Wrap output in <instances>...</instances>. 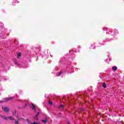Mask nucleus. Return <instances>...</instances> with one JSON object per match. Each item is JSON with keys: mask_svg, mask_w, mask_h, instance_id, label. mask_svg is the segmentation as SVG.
<instances>
[{"mask_svg": "<svg viewBox=\"0 0 124 124\" xmlns=\"http://www.w3.org/2000/svg\"><path fill=\"white\" fill-rule=\"evenodd\" d=\"M103 31H106L107 34H110V33H112L111 35H113V37L115 34H117L119 32L118 30H116V29L113 30L112 32H111V31H108V29L106 28H103Z\"/></svg>", "mask_w": 124, "mask_h": 124, "instance_id": "f257e3e1", "label": "nucleus"}, {"mask_svg": "<svg viewBox=\"0 0 124 124\" xmlns=\"http://www.w3.org/2000/svg\"><path fill=\"white\" fill-rule=\"evenodd\" d=\"M31 108H32V110H33V111H34V112L36 111V108H35V106H34L33 104H31Z\"/></svg>", "mask_w": 124, "mask_h": 124, "instance_id": "f03ea898", "label": "nucleus"}, {"mask_svg": "<svg viewBox=\"0 0 124 124\" xmlns=\"http://www.w3.org/2000/svg\"><path fill=\"white\" fill-rule=\"evenodd\" d=\"M2 109L3 110V111H4V112H9V108H6V107H2Z\"/></svg>", "mask_w": 124, "mask_h": 124, "instance_id": "7ed1b4c3", "label": "nucleus"}, {"mask_svg": "<svg viewBox=\"0 0 124 124\" xmlns=\"http://www.w3.org/2000/svg\"><path fill=\"white\" fill-rule=\"evenodd\" d=\"M62 73H63L62 71H60V72L57 73V76H61Z\"/></svg>", "mask_w": 124, "mask_h": 124, "instance_id": "20e7f679", "label": "nucleus"}, {"mask_svg": "<svg viewBox=\"0 0 124 124\" xmlns=\"http://www.w3.org/2000/svg\"><path fill=\"white\" fill-rule=\"evenodd\" d=\"M39 112H37V115H36V116L34 118V119H35V120H38V116H39Z\"/></svg>", "mask_w": 124, "mask_h": 124, "instance_id": "39448f33", "label": "nucleus"}, {"mask_svg": "<svg viewBox=\"0 0 124 124\" xmlns=\"http://www.w3.org/2000/svg\"><path fill=\"white\" fill-rule=\"evenodd\" d=\"M42 122L44 124H46V123H47V117L46 118V120H42Z\"/></svg>", "mask_w": 124, "mask_h": 124, "instance_id": "423d86ee", "label": "nucleus"}, {"mask_svg": "<svg viewBox=\"0 0 124 124\" xmlns=\"http://www.w3.org/2000/svg\"><path fill=\"white\" fill-rule=\"evenodd\" d=\"M10 99H12V98H6L5 99V101H8V100H10Z\"/></svg>", "mask_w": 124, "mask_h": 124, "instance_id": "0eeeda50", "label": "nucleus"}, {"mask_svg": "<svg viewBox=\"0 0 124 124\" xmlns=\"http://www.w3.org/2000/svg\"><path fill=\"white\" fill-rule=\"evenodd\" d=\"M26 122H27L29 124H33V123H31L29 119H26Z\"/></svg>", "mask_w": 124, "mask_h": 124, "instance_id": "6e6552de", "label": "nucleus"}, {"mask_svg": "<svg viewBox=\"0 0 124 124\" xmlns=\"http://www.w3.org/2000/svg\"><path fill=\"white\" fill-rule=\"evenodd\" d=\"M112 70H114V71L117 70V66H113L112 67Z\"/></svg>", "mask_w": 124, "mask_h": 124, "instance_id": "1a4fd4ad", "label": "nucleus"}, {"mask_svg": "<svg viewBox=\"0 0 124 124\" xmlns=\"http://www.w3.org/2000/svg\"><path fill=\"white\" fill-rule=\"evenodd\" d=\"M103 88H104L105 89H106V83H105V82H104V83H103Z\"/></svg>", "mask_w": 124, "mask_h": 124, "instance_id": "9d476101", "label": "nucleus"}, {"mask_svg": "<svg viewBox=\"0 0 124 124\" xmlns=\"http://www.w3.org/2000/svg\"><path fill=\"white\" fill-rule=\"evenodd\" d=\"M8 118L9 119V120H11L12 121L14 120V118H13V117H12L11 116L9 117Z\"/></svg>", "mask_w": 124, "mask_h": 124, "instance_id": "9b49d317", "label": "nucleus"}, {"mask_svg": "<svg viewBox=\"0 0 124 124\" xmlns=\"http://www.w3.org/2000/svg\"><path fill=\"white\" fill-rule=\"evenodd\" d=\"M20 57H21V53H19L17 54V58H18V59H19L20 58Z\"/></svg>", "mask_w": 124, "mask_h": 124, "instance_id": "f8f14e48", "label": "nucleus"}, {"mask_svg": "<svg viewBox=\"0 0 124 124\" xmlns=\"http://www.w3.org/2000/svg\"><path fill=\"white\" fill-rule=\"evenodd\" d=\"M48 104L49 105H53V102H51V101H48Z\"/></svg>", "mask_w": 124, "mask_h": 124, "instance_id": "ddd939ff", "label": "nucleus"}, {"mask_svg": "<svg viewBox=\"0 0 124 124\" xmlns=\"http://www.w3.org/2000/svg\"><path fill=\"white\" fill-rule=\"evenodd\" d=\"M13 116H15L16 117H17V115H16V111H15L14 113H13Z\"/></svg>", "mask_w": 124, "mask_h": 124, "instance_id": "4468645a", "label": "nucleus"}, {"mask_svg": "<svg viewBox=\"0 0 124 124\" xmlns=\"http://www.w3.org/2000/svg\"><path fill=\"white\" fill-rule=\"evenodd\" d=\"M111 40H112L111 39H108V38H107V39H106V41H108V42L111 41Z\"/></svg>", "mask_w": 124, "mask_h": 124, "instance_id": "2eb2a0df", "label": "nucleus"}, {"mask_svg": "<svg viewBox=\"0 0 124 124\" xmlns=\"http://www.w3.org/2000/svg\"><path fill=\"white\" fill-rule=\"evenodd\" d=\"M15 124H19V121H16L15 122Z\"/></svg>", "mask_w": 124, "mask_h": 124, "instance_id": "dca6fc26", "label": "nucleus"}, {"mask_svg": "<svg viewBox=\"0 0 124 124\" xmlns=\"http://www.w3.org/2000/svg\"><path fill=\"white\" fill-rule=\"evenodd\" d=\"M59 107L61 108H63V105H61L60 106H59Z\"/></svg>", "mask_w": 124, "mask_h": 124, "instance_id": "f3484780", "label": "nucleus"}, {"mask_svg": "<svg viewBox=\"0 0 124 124\" xmlns=\"http://www.w3.org/2000/svg\"><path fill=\"white\" fill-rule=\"evenodd\" d=\"M33 124H38V123H37L36 122H34V123H33Z\"/></svg>", "mask_w": 124, "mask_h": 124, "instance_id": "a211bd4d", "label": "nucleus"}, {"mask_svg": "<svg viewBox=\"0 0 124 124\" xmlns=\"http://www.w3.org/2000/svg\"><path fill=\"white\" fill-rule=\"evenodd\" d=\"M15 2H17V3H19V1L16 0Z\"/></svg>", "mask_w": 124, "mask_h": 124, "instance_id": "6ab92c4d", "label": "nucleus"}, {"mask_svg": "<svg viewBox=\"0 0 124 124\" xmlns=\"http://www.w3.org/2000/svg\"><path fill=\"white\" fill-rule=\"evenodd\" d=\"M67 124H70L69 123V122H68Z\"/></svg>", "mask_w": 124, "mask_h": 124, "instance_id": "aec40b11", "label": "nucleus"}, {"mask_svg": "<svg viewBox=\"0 0 124 124\" xmlns=\"http://www.w3.org/2000/svg\"><path fill=\"white\" fill-rule=\"evenodd\" d=\"M16 39H15V40H14V42H15V41H16Z\"/></svg>", "mask_w": 124, "mask_h": 124, "instance_id": "412c9836", "label": "nucleus"}, {"mask_svg": "<svg viewBox=\"0 0 124 124\" xmlns=\"http://www.w3.org/2000/svg\"><path fill=\"white\" fill-rule=\"evenodd\" d=\"M26 105V106H27V105H28V104H26V105Z\"/></svg>", "mask_w": 124, "mask_h": 124, "instance_id": "4be33fe9", "label": "nucleus"}]
</instances>
